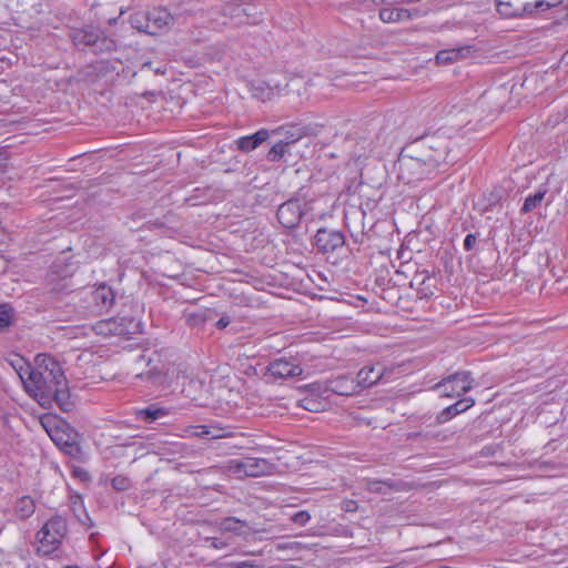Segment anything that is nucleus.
<instances>
[{
  "label": "nucleus",
  "instance_id": "obj_1",
  "mask_svg": "<svg viewBox=\"0 0 568 568\" xmlns=\"http://www.w3.org/2000/svg\"><path fill=\"white\" fill-rule=\"evenodd\" d=\"M14 369L26 390L41 405L50 402V394L55 387L64 385L65 376L62 367L53 357L45 354L36 357L34 367L19 359Z\"/></svg>",
  "mask_w": 568,
  "mask_h": 568
},
{
  "label": "nucleus",
  "instance_id": "obj_2",
  "mask_svg": "<svg viewBox=\"0 0 568 568\" xmlns=\"http://www.w3.org/2000/svg\"><path fill=\"white\" fill-rule=\"evenodd\" d=\"M68 534L67 520L59 515L49 518L36 534V554L41 557L53 555Z\"/></svg>",
  "mask_w": 568,
  "mask_h": 568
},
{
  "label": "nucleus",
  "instance_id": "obj_3",
  "mask_svg": "<svg viewBox=\"0 0 568 568\" xmlns=\"http://www.w3.org/2000/svg\"><path fill=\"white\" fill-rule=\"evenodd\" d=\"M496 10L503 18H531L555 6L548 0H495Z\"/></svg>",
  "mask_w": 568,
  "mask_h": 568
},
{
  "label": "nucleus",
  "instance_id": "obj_4",
  "mask_svg": "<svg viewBox=\"0 0 568 568\" xmlns=\"http://www.w3.org/2000/svg\"><path fill=\"white\" fill-rule=\"evenodd\" d=\"M43 427L52 442L65 454L71 457L78 458L82 450L81 446L77 442V434L69 429L67 425H51V420H42Z\"/></svg>",
  "mask_w": 568,
  "mask_h": 568
},
{
  "label": "nucleus",
  "instance_id": "obj_5",
  "mask_svg": "<svg viewBox=\"0 0 568 568\" xmlns=\"http://www.w3.org/2000/svg\"><path fill=\"white\" fill-rule=\"evenodd\" d=\"M427 165L434 171L442 163H448V142L443 138H426L416 144Z\"/></svg>",
  "mask_w": 568,
  "mask_h": 568
},
{
  "label": "nucleus",
  "instance_id": "obj_6",
  "mask_svg": "<svg viewBox=\"0 0 568 568\" xmlns=\"http://www.w3.org/2000/svg\"><path fill=\"white\" fill-rule=\"evenodd\" d=\"M414 152V155L403 156L398 161L399 178L407 184L422 180L433 172L417 146Z\"/></svg>",
  "mask_w": 568,
  "mask_h": 568
},
{
  "label": "nucleus",
  "instance_id": "obj_7",
  "mask_svg": "<svg viewBox=\"0 0 568 568\" xmlns=\"http://www.w3.org/2000/svg\"><path fill=\"white\" fill-rule=\"evenodd\" d=\"M172 21V16L165 9H155L146 17L142 14L131 17V22L134 28L150 34H154L169 28Z\"/></svg>",
  "mask_w": 568,
  "mask_h": 568
},
{
  "label": "nucleus",
  "instance_id": "obj_8",
  "mask_svg": "<svg viewBox=\"0 0 568 568\" xmlns=\"http://www.w3.org/2000/svg\"><path fill=\"white\" fill-rule=\"evenodd\" d=\"M475 381L469 372H457L439 382L435 388L448 398L459 397L474 387Z\"/></svg>",
  "mask_w": 568,
  "mask_h": 568
},
{
  "label": "nucleus",
  "instance_id": "obj_9",
  "mask_svg": "<svg viewBox=\"0 0 568 568\" xmlns=\"http://www.w3.org/2000/svg\"><path fill=\"white\" fill-rule=\"evenodd\" d=\"M270 464L263 458L243 457L230 462L229 469L237 476L258 477L270 470Z\"/></svg>",
  "mask_w": 568,
  "mask_h": 568
},
{
  "label": "nucleus",
  "instance_id": "obj_10",
  "mask_svg": "<svg viewBox=\"0 0 568 568\" xmlns=\"http://www.w3.org/2000/svg\"><path fill=\"white\" fill-rule=\"evenodd\" d=\"M304 210L298 200H288L280 205L277 210L278 222L286 229H293L298 225Z\"/></svg>",
  "mask_w": 568,
  "mask_h": 568
},
{
  "label": "nucleus",
  "instance_id": "obj_11",
  "mask_svg": "<svg viewBox=\"0 0 568 568\" xmlns=\"http://www.w3.org/2000/svg\"><path fill=\"white\" fill-rule=\"evenodd\" d=\"M314 244L323 253L334 252L345 244V236L339 231L321 229L315 234Z\"/></svg>",
  "mask_w": 568,
  "mask_h": 568
},
{
  "label": "nucleus",
  "instance_id": "obj_12",
  "mask_svg": "<svg viewBox=\"0 0 568 568\" xmlns=\"http://www.w3.org/2000/svg\"><path fill=\"white\" fill-rule=\"evenodd\" d=\"M287 87L288 82L286 77L283 78V81L270 79L266 82H262L257 85H254L252 89V93L254 98L265 102L282 95L286 91Z\"/></svg>",
  "mask_w": 568,
  "mask_h": 568
},
{
  "label": "nucleus",
  "instance_id": "obj_13",
  "mask_svg": "<svg viewBox=\"0 0 568 568\" xmlns=\"http://www.w3.org/2000/svg\"><path fill=\"white\" fill-rule=\"evenodd\" d=\"M267 373L274 378L296 377L303 373L300 364L286 358L275 359L267 366Z\"/></svg>",
  "mask_w": 568,
  "mask_h": 568
},
{
  "label": "nucleus",
  "instance_id": "obj_14",
  "mask_svg": "<svg viewBox=\"0 0 568 568\" xmlns=\"http://www.w3.org/2000/svg\"><path fill=\"white\" fill-rule=\"evenodd\" d=\"M386 369L382 364H374L364 366L356 375V384L358 390L372 387L377 384L385 376Z\"/></svg>",
  "mask_w": 568,
  "mask_h": 568
},
{
  "label": "nucleus",
  "instance_id": "obj_15",
  "mask_svg": "<svg viewBox=\"0 0 568 568\" xmlns=\"http://www.w3.org/2000/svg\"><path fill=\"white\" fill-rule=\"evenodd\" d=\"M325 389L342 396H352L359 393L356 379L348 375H338L328 379Z\"/></svg>",
  "mask_w": 568,
  "mask_h": 568
},
{
  "label": "nucleus",
  "instance_id": "obj_16",
  "mask_svg": "<svg viewBox=\"0 0 568 568\" xmlns=\"http://www.w3.org/2000/svg\"><path fill=\"white\" fill-rule=\"evenodd\" d=\"M91 301L94 303L99 313L108 311L115 300L113 290L106 284H100L90 293Z\"/></svg>",
  "mask_w": 568,
  "mask_h": 568
},
{
  "label": "nucleus",
  "instance_id": "obj_17",
  "mask_svg": "<svg viewBox=\"0 0 568 568\" xmlns=\"http://www.w3.org/2000/svg\"><path fill=\"white\" fill-rule=\"evenodd\" d=\"M473 51L470 45L445 49L437 52L435 60L437 64L446 65L468 58Z\"/></svg>",
  "mask_w": 568,
  "mask_h": 568
},
{
  "label": "nucleus",
  "instance_id": "obj_18",
  "mask_svg": "<svg viewBox=\"0 0 568 568\" xmlns=\"http://www.w3.org/2000/svg\"><path fill=\"white\" fill-rule=\"evenodd\" d=\"M404 486L405 484L402 481L378 480L369 478L363 480V487L373 494L386 495L392 490H402L404 489Z\"/></svg>",
  "mask_w": 568,
  "mask_h": 568
},
{
  "label": "nucleus",
  "instance_id": "obj_19",
  "mask_svg": "<svg viewBox=\"0 0 568 568\" xmlns=\"http://www.w3.org/2000/svg\"><path fill=\"white\" fill-rule=\"evenodd\" d=\"M270 138L266 129H261L252 135L242 136L236 141L237 148L243 152H251Z\"/></svg>",
  "mask_w": 568,
  "mask_h": 568
},
{
  "label": "nucleus",
  "instance_id": "obj_20",
  "mask_svg": "<svg viewBox=\"0 0 568 568\" xmlns=\"http://www.w3.org/2000/svg\"><path fill=\"white\" fill-rule=\"evenodd\" d=\"M412 17V11L404 8H392L390 6H386L379 10V19L385 23L408 21Z\"/></svg>",
  "mask_w": 568,
  "mask_h": 568
},
{
  "label": "nucleus",
  "instance_id": "obj_21",
  "mask_svg": "<svg viewBox=\"0 0 568 568\" xmlns=\"http://www.w3.org/2000/svg\"><path fill=\"white\" fill-rule=\"evenodd\" d=\"M50 400H54L63 412H71L73 409L74 403L68 388L67 378L64 379L63 386L61 385L52 390L50 394Z\"/></svg>",
  "mask_w": 568,
  "mask_h": 568
},
{
  "label": "nucleus",
  "instance_id": "obj_22",
  "mask_svg": "<svg viewBox=\"0 0 568 568\" xmlns=\"http://www.w3.org/2000/svg\"><path fill=\"white\" fill-rule=\"evenodd\" d=\"M93 331L98 335L102 336L121 335L124 333L123 325L116 318H106L99 321L93 326Z\"/></svg>",
  "mask_w": 568,
  "mask_h": 568
},
{
  "label": "nucleus",
  "instance_id": "obj_23",
  "mask_svg": "<svg viewBox=\"0 0 568 568\" xmlns=\"http://www.w3.org/2000/svg\"><path fill=\"white\" fill-rule=\"evenodd\" d=\"M219 529L221 532H230L235 536H245L248 534V526L245 521L239 520L234 517H229L223 519L219 524Z\"/></svg>",
  "mask_w": 568,
  "mask_h": 568
},
{
  "label": "nucleus",
  "instance_id": "obj_24",
  "mask_svg": "<svg viewBox=\"0 0 568 568\" xmlns=\"http://www.w3.org/2000/svg\"><path fill=\"white\" fill-rule=\"evenodd\" d=\"M72 39L77 47H91L98 44L100 33L95 29H81L74 31Z\"/></svg>",
  "mask_w": 568,
  "mask_h": 568
},
{
  "label": "nucleus",
  "instance_id": "obj_25",
  "mask_svg": "<svg viewBox=\"0 0 568 568\" xmlns=\"http://www.w3.org/2000/svg\"><path fill=\"white\" fill-rule=\"evenodd\" d=\"M274 132L284 135L285 139L283 141L286 145L294 143L308 134L306 126L298 125L280 126Z\"/></svg>",
  "mask_w": 568,
  "mask_h": 568
},
{
  "label": "nucleus",
  "instance_id": "obj_26",
  "mask_svg": "<svg viewBox=\"0 0 568 568\" xmlns=\"http://www.w3.org/2000/svg\"><path fill=\"white\" fill-rule=\"evenodd\" d=\"M36 509L34 500L30 496H23L18 499L14 506V513L20 519L29 518Z\"/></svg>",
  "mask_w": 568,
  "mask_h": 568
},
{
  "label": "nucleus",
  "instance_id": "obj_27",
  "mask_svg": "<svg viewBox=\"0 0 568 568\" xmlns=\"http://www.w3.org/2000/svg\"><path fill=\"white\" fill-rule=\"evenodd\" d=\"M546 194H547V189L545 186L538 187V190H536L534 194H530L525 199V202H524V205H523L520 212L525 214V213L534 211L536 207H538L541 204Z\"/></svg>",
  "mask_w": 568,
  "mask_h": 568
},
{
  "label": "nucleus",
  "instance_id": "obj_28",
  "mask_svg": "<svg viewBox=\"0 0 568 568\" xmlns=\"http://www.w3.org/2000/svg\"><path fill=\"white\" fill-rule=\"evenodd\" d=\"M192 435L196 437L221 438L224 436L222 429H217L206 425L194 426L192 427Z\"/></svg>",
  "mask_w": 568,
  "mask_h": 568
},
{
  "label": "nucleus",
  "instance_id": "obj_29",
  "mask_svg": "<svg viewBox=\"0 0 568 568\" xmlns=\"http://www.w3.org/2000/svg\"><path fill=\"white\" fill-rule=\"evenodd\" d=\"M164 415H166V412L163 408L149 407L138 412L140 419L145 423H152Z\"/></svg>",
  "mask_w": 568,
  "mask_h": 568
},
{
  "label": "nucleus",
  "instance_id": "obj_30",
  "mask_svg": "<svg viewBox=\"0 0 568 568\" xmlns=\"http://www.w3.org/2000/svg\"><path fill=\"white\" fill-rule=\"evenodd\" d=\"M51 272L58 276H61L62 278H65L73 274L74 267L72 264H67L58 260L52 264Z\"/></svg>",
  "mask_w": 568,
  "mask_h": 568
},
{
  "label": "nucleus",
  "instance_id": "obj_31",
  "mask_svg": "<svg viewBox=\"0 0 568 568\" xmlns=\"http://www.w3.org/2000/svg\"><path fill=\"white\" fill-rule=\"evenodd\" d=\"M13 318V308L9 304L0 305V329H6L10 326Z\"/></svg>",
  "mask_w": 568,
  "mask_h": 568
},
{
  "label": "nucleus",
  "instance_id": "obj_32",
  "mask_svg": "<svg viewBox=\"0 0 568 568\" xmlns=\"http://www.w3.org/2000/svg\"><path fill=\"white\" fill-rule=\"evenodd\" d=\"M286 146L284 141L274 144L268 151L267 159L272 162L280 161L286 153Z\"/></svg>",
  "mask_w": 568,
  "mask_h": 568
},
{
  "label": "nucleus",
  "instance_id": "obj_33",
  "mask_svg": "<svg viewBox=\"0 0 568 568\" xmlns=\"http://www.w3.org/2000/svg\"><path fill=\"white\" fill-rule=\"evenodd\" d=\"M301 406L310 412H320L323 407V403L312 397H305L301 400Z\"/></svg>",
  "mask_w": 568,
  "mask_h": 568
},
{
  "label": "nucleus",
  "instance_id": "obj_34",
  "mask_svg": "<svg viewBox=\"0 0 568 568\" xmlns=\"http://www.w3.org/2000/svg\"><path fill=\"white\" fill-rule=\"evenodd\" d=\"M475 405V399L473 397H466L462 398L455 404H453L455 412H458V414L466 412L470 407Z\"/></svg>",
  "mask_w": 568,
  "mask_h": 568
},
{
  "label": "nucleus",
  "instance_id": "obj_35",
  "mask_svg": "<svg viewBox=\"0 0 568 568\" xmlns=\"http://www.w3.org/2000/svg\"><path fill=\"white\" fill-rule=\"evenodd\" d=\"M456 415H458V412H455L454 406L450 405V406L446 407L445 409H443L437 415V422L440 423V424L442 423H446V422H448L450 418H453Z\"/></svg>",
  "mask_w": 568,
  "mask_h": 568
},
{
  "label": "nucleus",
  "instance_id": "obj_36",
  "mask_svg": "<svg viewBox=\"0 0 568 568\" xmlns=\"http://www.w3.org/2000/svg\"><path fill=\"white\" fill-rule=\"evenodd\" d=\"M310 519L311 515L306 510H300L291 517V520L298 526H305Z\"/></svg>",
  "mask_w": 568,
  "mask_h": 568
},
{
  "label": "nucleus",
  "instance_id": "obj_37",
  "mask_svg": "<svg viewBox=\"0 0 568 568\" xmlns=\"http://www.w3.org/2000/svg\"><path fill=\"white\" fill-rule=\"evenodd\" d=\"M477 243V235L476 234H467L464 240V248L465 251H471Z\"/></svg>",
  "mask_w": 568,
  "mask_h": 568
},
{
  "label": "nucleus",
  "instance_id": "obj_38",
  "mask_svg": "<svg viewBox=\"0 0 568 568\" xmlns=\"http://www.w3.org/2000/svg\"><path fill=\"white\" fill-rule=\"evenodd\" d=\"M8 162V152L3 149H0V172H3L7 168Z\"/></svg>",
  "mask_w": 568,
  "mask_h": 568
},
{
  "label": "nucleus",
  "instance_id": "obj_39",
  "mask_svg": "<svg viewBox=\"0 0 568 568\" xmlns=\"http://www.w3.org/2000/svg\"><path fill=\"white\" fill-rule=\"evenodd\" d=\"M298 547L297 542H278L275 548L277 550L295 549Z\"/></svg>",
  "mask_w": 568,
  "mask_h": 568
},
{
  "label": "nucleus",
  "instance_id": "obj_40",
  "mask_svg": "<svg viewBox=\"0 0 568 568\" xmlns=\"http://www.w3.org/2000/svg\"><path fill=\"white\" fill-rule=\"evenodd\" d=\"M230 323H231V320L229 316H222L217 321L216 326H217V328L223 329V328L227 327L230 325Z\"/></svg>",
  "mask_w": 568,
  "mask_h": 568
},
{
  "label": "nucleus",
  "instance_id": "obj_41",
  "mask_svg": "<svg viewBox=\"0 0 568 568\" xmlns=\"http://www.w3.org/2000/svg\"><path fill=\"white\" fill-rule=\"evenodd\" d=\"M375 4H386V6H393L406 2L405 0H373Z\"/></svg>",
  "mask_w": 568,
  "mask_h": 568
},
{
  "label": "nucleus",
  "instance_id": "obj_42",
  "mask_svg": "<svg viewBox=\"0 0 568 568\" xmlns=\"http://www.w3.org/2000/svg\"><path fill=\"white\" fill-rule=\"evenodd\" d=\"M124 483H125V478H123V477H115L112 480V485L116 489H124Z\"/></svg>",
  "mask_w": 568,
  "mask_h": 568
},
{
  "label": "nucleus",
  "instance_id": "obj_43",
  "mask_svg": "<svg viewBox=\"0 0 568 568\" xmlns=\"http://www.w3.org/2000/svg\"><path fill=\"white\" fill-rule=\"evenodd\" d=\"M212 546H213L214 548H223V547H225V542L220 541V540H219V539H216V538H213Z\"/></svg>",
  "mask_w": 568,
  "mask_h": 568
},
{
  "label": "nucleus",
  "instance_id": "obj_44",
  "mask_svg": "<svg viewBox=\"0 0 568 568\" xmlns=\"http://www.w3.org/2000/svg\"><path fill=\"white\" fill-rule=\"evenodd\" d=\"M236 568H257V567H255L248 562H240V564H236Z\"/></svg>",
  "mask_w": 568,
  "mask_h": 568
},
{
  "label": "nucleus",
  "instance_id": "obj_45",
  "mask_svg": "<svg viewBox=\"0 0 568 568\" xmlns=\"http://www.w3.org/2000/svg\"><path fill=\"white\" fill-rule=\"evenodd\" d=\"M64 568H81V567H80V566H78V565H70V566H67V567H64Z\"/></svg>",
  "mask_w": 568,
  "mask_h": 568
},
{
  "label": "nucleus",
  "instance_id": "obj_46",
  "mask_svg": "<svg viewBox=\"0 0 568 568\" xmlns=\"http://www.w3.org/2000/svg\"><path fill=\"white\" fill-rule=\"evenodd\" d=\"M440 568H450V567H447V566H443V567H440Z\"/></svg>",
  "mask_w": 568,
  "mask_h": 568
}]
</instances>
